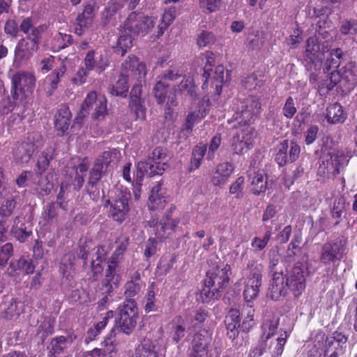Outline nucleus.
I'll list each match as a JSON object with an SVG mask.
<instances>
[{
	"label": "nucleus",
	"instance_id": "1",
	"mask_svg": "<svg viewBox=\"0 0 357 357\" xmlns=\"http://www.w3.org/2000/svg\"><path fill=\"white\" fill-rule=\"evenodd\" d=\"M317 52V55L314 54V69L318 71L317 74L314 73V82L320 79V92L324 88L328 92L340 82H344L349 91L356 86L357 64L355 62L350 61L340 70H336L345 56L341 49L335 48L330 52L327 45L319 44Z\"/></svg>",
	"mask_w": 357,
	"mask_h": 357
},
{
	"label": "nucleus",
	"instance_id": "2",
	"mask_svg": "<svg viewBox=\"0 0 357 357\" xmlns=\"http://www.w3.org/2000/svg\"><path fill=\"white\" fill-rule=\"evenodd\" d=\"M305 288V278L303 269L294 266L287 271L285 275L282 272H275L273 275L270 296L274 301L284 297L289 292L294 296H299Z\"/></svg>",
	"mask_w": 357,
	"mask_h": 357
},
{
	"label": "nucleus",
	"instance_id": "3",
	"mask_svg": "<svg viewBox=\"0 0 357 357\" xmlns=\"http://www.w3.org/2000/svg\"><path fill=\"white\" fill-rule=\"evenodd\" d=\"M229 264H215L206 271L200 294L204 302L220 298L229 282Z\"/></svg>",
	"mask_w": 357,
	"mask_h": 357
},
{
	"label": "nucleus",
	"instance_id": "4",
	"mask_svg": "<svg viewBox=\"0 0 357 357\" xmlns=\"http://www.w3.org/2000/svg\"><path fill=\"white\" fill-rule=\"evenodd\" d=\"M331 141L328 137H324L319 144L320 149L315 151L316 154L320 153L317 164V176L324 177L326 174L335 176L340 173V168L344 166L348 160L342 153L337 151L336 153L331 149Z\"/></svg>",
	"mask_w": 357,
	"mask_h": 357
},
{
	"label": "nucleus",
	"instance_id": "5",
	"mask_svg": "<svg viewBox=\"0 0 357 357\" xmlns=\"http://www.w3.org/2000/svg\"><path fill=\"white\" fill-rule=\"evenodd\" d=\"M167 165V150L162 147L153 149L147 162H139L137 167V176L140 181L144 177V171L150 176L162 175Z\"/></svg>",
	"mask_w": 357,
	"mask_h": 357
},
{
	"label": "nucleus",
	"instance_id": "6",
	"mask_svg": "<svg viewBox=\"0 0 357 357\" xmlns=\"http://www.w3.org/2000/svg\"><path fill=\"white\" fill-rule=\"evenodd\" d=\"M139 318L137 303L133 299H126L119 307L116 321V330L127 335L135 331Z\"/></svg>",
	"mask_w": 357,
	"mask_h": 357
},
{
	"label": "nucleus",
	"instance_id": "7",
	"mask_svg": "<svg viewBox=\"0 0 357 357\" xmlns=\"http://www.w3.org/2000/svg\"><path fill=\"white\" fill-rule=\"evenodd\" d=\"M155 19L141 13L132 12L121 26L126 33L138 36L149 33L154 27Z\"/></svg>",
	"mask_w": 357,
	"mask_h": 357
},
{
	"label": "nucleus",
	"instance_id": "8",
	"mask_svg": "<svg viewBox=\"0 0 357 357\" xmlns=\"http://www.w3.org/2000/svg\"><path fill=\"white\" fill-rule=\"evenodd\" d=\"M246 273L248 282L243 291V297L246 302L254 301L259 294L262 280V265L256 261L250 260L247 264Z\"/></svg>",
	"mask_w": 357,
	"mask_h": 357
},
{
	"label": "nucleus",
	"instance_id": "9",
	"mask_svg": "<svg viewBox=\"0 0 357 357\" xmlns=\"http://www.w3.org/2000/svg\"><path fill=\"white\" fill-rule=\"evenodd\" d=\"M43 26L32 29L26 38H22L17 43L15 49V57L20 61L29 59L38 50Z\"/></svg>",
	"mask_w": 357,
	"mask_h": 357
},
{
	"label": "nucleus",
	"instance_id": "10",
	"mask_svg": "<svg viewBox=\"0 0 357 357\" xmlns=\"http://www.w3.org/2000/svg\"><path fill=\"white\" fill-rule=\"evenodd\" d=\"M36 85L35 76L28 72L19 71L12 78V96L18 98L20 94L24 98L32 94Z\"/></svg>",
	"mask_w": 357,
	"mask_h": 357
},
{
	"label": "nucleus",
	"instance_id": "11",
	"mask_svg": "<svg viewBox=\"0 0 357 357\" xmlns=\"http://www.w3.org/2000/svg\"><path fill=\"white\" fill-rule=\"evenodd\" d=\"M43 146L42 136L39 134L29 135L26 140L22 142L14 151V158L17 162L27 163L33 154Z\"/></svg>",
	"mask_w": 357,
	"mask_h": 357
},
{
	"label": "nucleus",
	"instance_id": "12",
	"mask_svg": "<svg viewBox=\"0 0 357 357\" xmlns=\"http://www.w3.org/2000/svg\"><path fill=\"white\" fill-rule=\"evenodd\" d=\"M301 148L296 142L284 139L275 147V162L280 167L295 162L299 157Z\"/></svg>",
	"mask_w": 357,
	"mask_h": 357
},
{
	"label": "nucleus",
	"instance_id": "13",
	"mask_svg": "<svg viewBox=\"0 0 357 357\" xmlns=\"http://www.w3.org/2000/svg\"><path fill=\"white\" fill-rule=\"evenodd\" d=\"M241 107L242 109L237 111L234 115V119L238 124L237 128L250 126V124L260 113L261 103L257 98H252L248 99Z\"/></svg>",
	"mask_w": 357,
	"mask_h": 357
},
{
	"label": "nucleus",
	"instance_id": "14",
	"mask_svg": "<svg viewBox=\"0 0 357 357\" xmlns=\"http://www.w3.org/2000/svg\"><path fill=\"white\" fill-rule=\"evenodd\" d=\"M130 195L122 193L113 202L109 199L105 201L104 206L110 205L109 215L116 222H123L128 216L130 212Z\"/></svg>",
	"mask_w": 357,
	"mask_h": 357
},
{
	"label": "nucleus",
	"instance_id": "15",
	"mask_svg": "<svg viewBox=\"0 0 357 357\" xmlns=\"http://www.w3.org/2000/svg\"><path fill=\"white\" fill-rule=\"evenodd\" d=\"M255 131L254 128H243L232 138L231 148L234 153L242 154L245 150L250 149L254 143Z\"/></svg>",
	"mask_w": 357,
	"mask_h": 357
},
{
	"label": "nucleus",
	"instance_id": "16",
	"mask_svg": "<svg viewBox=\"0 0 357 357\" xmlns=\"http://www.w3.org/2000/svg\"><path fill=\"white\" fill-rule=\"evenodd\" d=\"M176 211L175 206H172L165 213L164 217L160 220L159 225L155 230V237L160 240L165 239L169 233L167 230L175 231L181 222L179 215L174 213Z\"/></svg>",
	"mask_w": 357,
	"mask_h": 357
},
{
	"label": "nucleus",
	"instance_id": "17",
	"mask_svg": "<svg viewBox=\"0 0 357 357\" xmlns=\"http://www.w3.org/2000/svg\"><path fill=\"white\" fill-rule=\"evenodd\" d=\"M196 333L192 342V351L191 357H210L208 347L211 344V334L208 331Z\"/></svg>",
	"mask_w": 357,
	"mask_h": 357
},
{
	"label": "nucleus",
	"instance_id": "18",
	"mask_svg": "<svg viewBox=\"0 0 357 357\" xmlns=\"http://www.w3.org/2000/svg\"><path fill=\"white\" fill-rule=\"evenodd\" d=\"M106 171L107 168L105 167V165L95 161L92 169L89 172V177L86 190L93 200H96L99 197L100 191L97 185Z\"/></svg>",
	"mask_w": 357,
	"mask_h": 357
},
{
	"label": "nucleus",
	"instance_id": "19",
	"mask_svg": "<svg viewBox=\"0 0 357 357\" xmlns=\"http://www.w3.org/2000/svg\"><path fill=\"white\" fill-rule=\"evenodd\" d=\"M121 66V73L128 75V77H131L137 80L141 79L146 74V65L139 62L138 58L133 54L129 55L122 63Z\"/></svg>",
	"mask_w": 357,
	"mask_h": 357
},
{
	"label": "nucleus",
	"instance_id": "20",
	"mask_svg": "<svg viewBox=\"0 0 357 357\" xmlns=\"http://www.w3.org/2000/svg\"><path fill=\"white\" fill-rule=\"evenodd\" d=\"M241 321V314L238 310L231 309L225 319V324L227 329V336L230 339L234 344L239 347V322Z\"/></svg>",
	"mask_w": 357,
	"mask_h": 357
},
{
	"label": "nucleus",
	"instance_id": "21",
	"mask_svg": "<svg viewBox=\"0 0 357 357\" xmlns=\"http://www.w3.org/2000/svg\"><path fill=\"white\" fill-rule=\"evenodd\" d=\"M142 84H136L131 89L130 93V101L128 107L135 116V119L144 120L146 117V108L143 105V100L141 98Z\"/></svg>",
	"mask_w": 357,
	"mask_h": 357
},
{
	"label": "nucleus",
	"instance_id": "22",
	"mask_svg": "<svg viewBox=\"0 0 357 357\" xmlns=\"http://www.w3.org/2000/svg\"><path fill=\"white\" fill-rule=\"evenodd\" d=\"M168 202L166 191L162 188V183L158 182L151 189L149 197L148 207L151 211L164 208Z\"/></svg>",
	"mask_w": 357,
	"mask_h": 357
},
{
	"label": "nucleus",
	"instance_id": "23",
	"mask_svg": "<svg viewBox=\"0 0 357 357\" xmlns=\"http://www.w3.org/2000/svg\"><path fill=\"white\" fill-rule=\"evenodd\" d=\"M95 17L94 8L91 4L84 6L82 13H78L75 24V32L78 36L82 35L84 29L91 26Z\"/></svg>",
	"mask_w": 357,
	"mask_h": 357
},
{
	"label": "nucleus",
	"instance_id": "24",
	"mask_svg": "<svg viewBox=\"0 0 357 357\" xmlns=\"http://www.w3.org/2000/svg\"><path fill=\"white\" fill-rule=\"evenodd\" d=\"M119 275L116 274V269L114 266H107L99 288L101 294L112 296L114 289L118 287Z\"/></svg>",
	"mask_w": 357,
	"mask_h": 357
},
{
	"label": "nucleus",
	"instance_id": "25",
	"mask_svg": "<svg viewBox=\"0 0 357 357\" xmlns=\"http://www.w3.org/2000/svg\"><path fill=\"white\" fill-rule=\"evenodd\" d=\"M234 171L233 164L225 162L218 164L213 172L211 181L215 186L225 185Z\"/></svg>",
	"mask_w": 357,
	"mask_h": 357
},
{
	"label": "nucleus",
	"instance_id": "26",
	"mask_svg": "<svg viewBox=\"0 0 357 357\" xmlns=\"http://www.w3.org/2000/svg\"><path fill=\"white\" fill-rule=\"evenodd\" d=\"M169 337L176 344L179 343L185 336V321L181 315L175 316L167 324Z\"/></svg>",
	"mask_w": 357,
	"mask_h": 357
},
{
	"label": "nucleus",
	"instance_id": "27",
	"mask_svg": "<svg viewBox=\"0 0 357 357\" xmlns=\"http://www.w3.org/2000/svg\"><path fill=\"white\" fill-rule=\"evenodd\" d=\"M316 22V31L314 34V54H317V46L321 44H324L328 46L329 50V45L327 38L329 36L328 31L326 30V16L323 15L321 17L317 16L314 17V22Z\"/></svg>",
	"mask_w": 357,
	"mask_h": 357
},
{
	"label": "nucleus",
	"instance_id": "28",
	"mask_svg": "<svg viewBox=\"0 0 357 357\" xmlns=\"http://www.w3.org/2000/svg\"><path fill=\"white\" fill-rule=\"evenodd\" d=\"M76 339V335L70 334L67 337L61 335L53 338L50 344L48 349H50V357H56L63 353L68 344H71Z\"/></svg>",
	"mask_w": 357,
	"mask_h": 357
},
{
	"label": "nucleus",
	"instance_id": "29",
	"mask_svg": "<svg viewBox=\"0 0 357 357\" xmlns=\"http://www.w3.org/2000/svg\"><path fill=\"white\" fill-rule=\"evenodd\" d=\"M56 155V149L52 146H47L41 152L36 165L35 171L38 176H41L47 169L51 160H52Z\"/></svg>",
	"mask_w": 357,
	"mask_h": 357
},
{
	"label": "nucleus",
	"instance_id": "30",
	"mask_svg": "<svg viewBox=\"0 0 357 357\" xmlns=\"http://www.w3.org/2000/svg\"><path fill=\"white\" fill-rule=\"evenodd\" d=\"M343 252V248L340 243H326L323 246V252L321 256V261L324 264H328L340 260Z\"/></svg>",
	"mask_w": 357,
	"mask_h": 357
},
{
	"label": "nucleus",
	"instance_id": "31",
	"mask_svg": "<svg viewBox=\"0 0 357 357\" xmlns=\"http://www.w3.org/2000/svg\"><path fill=\"white\" fill-rule=\"evenodd\" d=\"M71 118V112L66 105L59 106L55 114V128L63 134L69 128Z\"/></svg>",
	"mask_w": 357,
	"mask_h": 357
},
{
	"label": "nucleus",
	"instance_id": "32",
	"mask_svg": "<svg viewBox=\"0 0 357 357\" xmlns=\"http://www.w3.org/2000/svg\"><path fill=\"white\" fill-rule=\"evenodd\" d=\"M11 232L20 243L25 242L32 234V231L26 225L25 218L20 215L15 218Z\"/></svg>",
	"mask_w": 357,
	"mask_h": 357
},
{
	"label": "nucleus",
	"instance_id": "33",
	"mask_svg": "<svg viewBox=\"0 0 357 357\" xmlns=\"http://www.w3.org/2000/svg\"><path fill=\"white\" fill-rule=\"evenodd\" d=\"M96 54L95 50L89 51L84 58V62L85 67L88 70L91 71L96 70L98 73H100L106 69L108 63L107 59L102 55H100L99 59H97L95 56Z\"/></svg>",
	"mask_w": 357,
	"mask_h": 357
},
{
	"label": "nucleus",
	"instance_id": "34",
	"mask_svg": "<svg viewBox=\"0 0 357 357\" xmlns=\"http://www.w3.org/2000/svg\"><path fill=\"white\" fill-rule=\"evenodd\" d=\"M207 113L208 110L206 108L199 109L198 110L189 112L185 119L181 131L190 134L193 130L195 125L204 119Z\"/></svg>",
	"mask_w": 357,
	"mask_h": 357
},
{
	"label": "nucleus",
	"instance_id": "35",
	"mask_svg": "<svg viewBox=\"0 0 357 357\" xmlns=\"http://www.w3.org/2000/svg\"><path fill=\"white\" fill-rule=\"evenodd\" d=\"M251 180V191L255 195L264 192L267 188V175L262 172H254L253 174L249 175Z\"/></svg>",
	"mask_w": 357,
	"mask_h": 357
},
{
	"label": "nucleus",
	"instance_id": "36",
	"mask_svg": "<svg viewBox=\"0 0 357 357\" xmlns=\"http://www.w3.org/2000/svg\"><path fill=\"white\" fill-rule=\"evenodd\" d=\"M255 310L250 307L248 312L247 316L244 318L242 323L239 322V330L241 333V340H240L239 347L246 344L248 341V333L255 325L253 319Z\"/></svg>",
	"mask_w": 357,
	"mask_h": 357
},
{
	"label": "nucleus",
	"instance_id": "37",
	"mask_svg": "<svg viewBox=\"0 0 357 357\" xmlns=\"http://www.w3.org/2000/svg\"><path fill=\"white\" fill-rule=\"evenodd\" d=\"M325 118L331 124L342 123L347 119V114L339 103H335L327 107Z\"/></svg>",
	"mask_w": 357,
	"mask_h": 357
},
{
	"label": "nucleus",
	"instance_id": "38",
	"mask_svg": "<svg viewBox=\"0 0 357 357\" xmlns=\"http://www.w3.org/2000/svg\"><path fill=\"white\" fill-rule=\"evenodd\" d=\"M206 150L207 144L203 143H199L193 148L188 169L190 172H194L201 166Z\"/></svg>",
	"mask_w": 357,
	"mask_h": 357
},
{
	"label": "nucleus",
	"instance_id": "39",
	"mask_svg": "<svg viewBox=\"0 0 357 357\" xmlns=\"http://www.w3.org/2000/svg\"><path fill=\"white\" fill-rule=\"evenodd\" d=\"M196 86L191 77H184L179 84L174 87L175 93L184 94L192 98L196 96Z\"/></svg>",
	"mask_w": 357,
	"mask_h": 357
},
{
	"label": "nucleus",
	"instance_id": "40",
	"mask_svg": "<svg viewBox=\"0 0 357 357\" xmlns=\"http://www.w3.org/2000/svg\"><path fill=\"white\" fill-rule=\"evenodd\" d=\"M116 334V328H112L101 344L102 347L101 349L104 351L106 356L114 357L117 352L115 343Z\"/></svg>",
	"mask_w": 357,
	"mask_h": 357
},
{
	"label": "nucleus",
	"instance_id": "41",
	"mask_svg": "<svg viewBox=\"0 0 357 357\" xmlns=\"http://www.w3.org/2000/svg\"><path fill=\"white\" fill-rule=\"evenodd\" d=\"M121 33L116 41V45L114 47V50L116 54L123 56L132 46V34L126 33L123 29H121Z\"/></svg>",
	"mask_w": 357,
	"mask_h": 357
},
{
	"label": "nucleus",
	"instance_id": "42",
	"mask_svg": "<svg viewBox=\"0 0 357 357\" xmlns=\"http://www.w3.org/2000/svg\"><path fill=\"white\" fill-rule=\"evenodd\" d=\"M302 237L301 234H295L289 243L284 257L285 261L291 262L295 261V257L298 255L301 251V244Z\"/></svg>",
	"mask_w": 357,
	"mask_h": 357
},
{
	"label": "nucleus",
	"instance_id": "43",
	"mask_svg": "<svg viewBox=\"0 0 357 357\" xmlns=\"http://www.w3.org/2000/svg\"><path fill=\"white\" fill-rule=\"evenodd\" d=\"M135 357H158L155 345L150 340L144 341L136 348Z\"/></svg>",
	"mask_w": 357,
	"mask_h": 357
},
{
	"label": "nucleus",
	"instance_id": "44",
	"mask_svg": "<svg viewBox=\"0 0 357 357\" xmlns=\"http://www.w3.org/2000/svg\"><path fill=\"white\" fill-rule=\"evenodd\" d=\"M176 9L175 7H170L165 9L162 18L161 22L158 26L157 37L161 36L165 31L173 22L176 17Z\"/></svg>",
	"mask_w": 357,
	"mask_h": 357
},
{
	"label": "nucleus",
	"instance_id": "45",
	"mask_svg": "<svg viewBox=\"0 0 357 357\" xmlns=\"http://www.w3.org/2000/svg\"><path fill=\"white\" fill-rule=\"evenodd\" d=\"M128 75L121 73L119 79L112 86L111 93L114 96L126 97L128 92Z\"/></svg>",
	"mask_w": 357,
	"mask_h": 357
},
{
	"label": "nucleus",
	"instance_id": "46",
	"mask_svg": "<svg viewBox=\"0 0 357 357\" xmlns=\"http://www.w3.org/2000/svg\"><path fill=\"white\" fill-rule=\"evenodd\" d=\"M73 43V38L70 34L59 32L54 38L52 49L54 52H59Z\"/></svg>",
	"mask_w": 357,
	"mask_h": 357
},
{
	"label": "nucleus",
	"instance_id": "47",
	"mask_svg": "<svg viewBox=\"0 0 357 357\" xmlns=\"http://www.w3.org/2000/svg\"><path fill=\"white\" fill-rule=\"evenodd\" d=\"M99 96L96 91L89 93L81 106L79 116H85L89 113V111L97 105L99 100Z\"/></svg>",
	"mask_w": 357,
	"mask_h": 357
},
{
	"label": "nucleus",
	"instance_id": "48",
	"mask_svg": "<svg viewBox=\"0 0 357 357\" xmlns=\"http://www.w3.org/2000/svg\"><path fill=\"white\" fill-rule=\"evenodd\" d=\"M128 239L121 242L112 254V257L108 260L107 266L112 265L114 266V268L117 269L119 264L128 248Z\"/></svg>",
	"mask_w": 357,
	"mask_h": 357
},
{
	"label": "nucleus",
	"instance_id": "49",
	"mask_svg": "<svg viewBox=\"0 0 357 357\" xmlns=\"http://www.w3.org/2000/svg\"><path fill=\"white\" fill-rule=\"evenodd\" d=\"M204 55L206 63L202 75L203 78H204V82L202 85V88L204 89L207 87V83L209 78L211 77V72L212 71V68L215 66V56L213 52L207 51Z\"/></svg>",
	"mask_w": 357,
	"mask_h": 357
},
{
	"label": "nucleus",
	"instance_id": "50",
	"mask_svg": "<svg viewBox=\"0 0 357 357\" xmlns=\"http://www.w3.org/2000/svg\"><path fill=\"white\" fill-rule=\"evenodd\" d=\"M121 6L117 3H109L104 8L101 15V21L103 25L109 24L117 12L120 10Z\"/></svg>",
	"mask_w": 357,
	"mask_h": 357
},
{
	"label": "nucleus",
	"instance_id": "51",
	"mask_svg": "<svg viewBox=\"0 0 357 357\" xmlns=\"http://www.w3.org/2000/svg\"><path fill=\"white\" fill-rule=\"evenodd\" d=\"M169 88V83H165L162 80H157L153 88V93L158 105H162L165 102Z\"/></svg>",
	"mask_w": 357,
	"mask_h": 357
},
{
	"label": "nucleus",
	"instance_id": "52",
	"mask_svg": "<svg viewBox=\"0 0 357 357\" xmlns=\"http://www.w3.org/2000/svg\"><path fill=\"white\" fill-rule=\"evenodd\" d=\"M58 215V206L54 202H52L46 206V208L42 213V218L44 221L43 225L47 226L52 224L56 220Z\"/></svg>",
	"mask_w": 357,
	"mask_h": 357
},
{
	"label": "nucleus",
	"instance_id": "53",
	"mask_svg": "<svg viewBox=\"0 0 357 357\" xmlns=\"http://www.w3.org/2000/svg\"><path fill=\"white\" fill-rule=\"evenodd\" d=\"M314 342H316V344H314V347L317 349L316 354H314V357L317 356H321L322 354H328L331 349H328V347L326 344V337L325 333L322 332L317 333Z\"/></svg>",
	"mask_w": 357,
	"mask_h": 357
},
{
	"label": "nucleus",
	"instance_id": "54",
	"mask_svg": "<svg viewBox=\"0 0 357 357\" xmlns=\"http://www.w3.org/2000/svg\"><path fill=\"white\" fill-rule=\"evenodd\" d=\"M120 155V152L116 149H109V150L105 151L102 153L95 160L96 162L105 165V167L107 169L109 165L112 161Z\"/></svg>",
	"mask_w": 357,
	"mask_h": 357
},
{
	"label": "nucleus",
	"instance_id": "55",
	"mask_svg": "<svg viewBox=\"0 0 357 357\" xmlns=\"http://www.w3.org/2000/svg\"><path fill=\"white\" fill-rule=\"evenodd\" d=\"M95 112L93 114V119L96 120H102L107 115V100L104 96H100L99 100L95 105Z\"/></svg>",
	"mask_w": 357,
	"mask_h": 357
},
{
	"label": "nucleus",
	"instance_id": "56",
	"mask_svg": "<svg viewBox=\"0 0 357 357\" xmlns=\"http://www.w3.org/2000/svg\"><path fill=\"white\" fill-rule=\"evenodd\" d=\"M177 260V256L174 254L169 259L162 257L157 265V271L162 275H166L173 267Z\"/></svg>",
	"mask_w": 357,
	"mask_h": 357
},
{
	"label": "nucleus",
	"instance_id": "57",
	"mask_svg": "<svg viewBox=\"0 0 357 357\" xmlns=\"http://www.w3.org/2000/svg\"><path fill=\"white\" fill-rule=\"evenodd\" d=\"M215 40V36L212 32L204 30L197 36V45L199 47H204L213 45Z\"/></svg>",
	"mask_w": 357,
	"mask_h": 357
},
{
	"label": "nucleus",
	"instance_id": "58",
	"mask_svg": "<svg viewBox=\"0 0 357 357\" xmlns=\"http://www.w3.org/2000/svg\"><path fill=\"white\" fill-rule=\"evenodd\" d=\"M17 205L16 199L14 197L6 199L0 207V216L3 218L10 217Z\"/></svg>",
	"mask_w": 357,
	"mask_h": 357
},
{
	"label": "nucleus",
	"instance_id": "59",
	"mask_svg": "<svg viewBox=\"0 0 357 357\" xmlns=\"http://www.w3.org/2000/svg\"><path fill=\"white\" fill-rule=\"evenodd\" d=\"M139 280V274H137L135 280H131L126 284L125 295L126 297L132 298L140 291L141 287L138 282Z\"/></svg>",
	"mask_w": 357,
	"mask_h": 357
},
{
	"label": "nucleus",
	"instance_id": "60",
	"mask_svg": "<svg viewBox=\"0 0 357 357\" xmlns=\"http://www.w3.org/2000/svg\"><path fill=\"white\" fill-rule=\"evenodd\" d=\"M245 178L243 176H238L229 187V193L234 195L235 198L241 199L243 196V186Z\"/></svg>",
	"mask_w": 357,
	"mask_h": 357
},
{
	"label": "nucleus",
	"instance_id": "61",
	"mask_svg": "<svg viewBox=\"0 0 357 357\" xmlns=\"http://www.w3.org/2000/svg\"><path fill=\"white\" fill-rule=\"evenodd\" d=\"M199 3L204 13H210L220 8L222 0H199Z\"/></svg>",
	"mask_w": 357,
	"mask_h": 357
},
{
	"label": "nucleus",
	"instance_id": "62",
	"mask_svg": "<svg viewBox=\"0 0 357 357\" xmlns=\"http://www.w3.org/2000/svg\"><path fill=\"white\" fill-rule=\"evenodd\" d=\"M144 310L146 313L155 312L157 310L155 305V294L152 287H149L147 290Z\"/></svg>",
	"mask_w": 357,
	"mask_h": 357
},
{
	"label": "nucleus",
	"instance_id": "63",
	"mask_svg": "<svg viewBox=\"0 0 357 357\" xmlns=\"http://www.w3.org/2000/svg\"><path fill=\"white\" fill-rule=\"evenodd\" d=\"M66 70V66L63 64L59 68L55 69L49 76L50 85L52 89H56L58 84L60 82L61 78L63 77Z\"/></svg>",
	"mask_w": 357,
	"mask_h": 357
},
{
	"label": "nucleus",
	"instance_id": "64",
	"mask_svg": "<svg viewBox=\"0 0 357 357\" xmlns=\"http://www.w3.org/2000/svg\"><path fill=\"white\" fill-rule=\"evenodd\" d=\"M13 255V247L10 243L4 244L0 248V266H5Z\"/></svg>",
	"mask_w": 357,
	"mask_h": 357
}]
</instances>
